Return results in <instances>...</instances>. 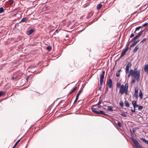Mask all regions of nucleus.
I'll return each instance as SVG.
<instances>
[{
    "label": "nucleus",
    "instance_id": "nucleus-29",
    "mask_svg": "<svg viewBox=\"0 0 148 148\" xmlns=\"http://www.w3.org/2000/svg\"><path fill=\"white\" fill-rule=\"evenodd\" d=\"M142 28V26H140L136 28V31H138L140 29H141Z\"/></svg>",
    "mask_w": 148,
    "mask_h": 148
},
{
    "label": "nucleus",
    "instance_id": "nucleus-44",
    "mask_svg": "<svg viewBox=\"0 0 148 148\" xmlns=\"http://www.w3.org/2000/svg\"><path fill=\"white\" fill-rule=\"evenodd\" d=\"M134 36V34H132L130 36V37L131 38H132Z\"/></svg>",
    "mask_w": 148,
    "mask_h": 148
},
{
    "label": "nucleus",
    "instance_id": "nucleus-13",
    "mask_svg": "<svg viewBox=\"0 0 148 148\" xmlns=\"http://www.w3.org/2000/svg\"><path fill=\"white\" fill-rule=\"evenodd\" d=\"M138 42V40H137L136 41H134V42L132 43V44L130 46V48L132 47L133 46L135 45ZM130 49H131L130 48Z\"/></svg>",
    "mask_w": 148,
    "mask_h": 148
},
{
    "label": "nucleus",
    "instance_id": "nucleus-18",
    "mask_svg": "<svg viewBox=\"0 0 148 148\" xmlns=\"http://www.w3.org/2000/svg\"><path fill=\"white\" fill-rule=\"evenodd\" d=\"M27 18H23L21 20L20 22H26L27 21Z\"/></svg>",
    "mask_w": 148,
    "mask_h": 148
},
{
    "label": "nucleus",
    "instance_id": "nucleus-49",
    "mask_svg": "<svg viewBox=\"0 0 148 148\" xmlns=\"http://www.w3.org/2000/svg\"><path fill=\"white\" fill-rule=\"evenodd\" d=\"M101 103V101H99L97 104L100 105Z\"/></svg>",
    "mask_w": 148,
    "mask_h": 148
},
{
    "label": "nucleus",
    "instance_id": "nucleus-48",
    "mask_svg": "<svg viewBox=\"0 0 148 148\" xmlns=\"http://www.w3.org/2000/svg\"><path fill=\"white\" fill-rule=\"evenodd\" d=\"M58 31V29H57L55 31V32L54 33V34H55V35L56 33H57Z\"/></svg>",
    "mask_w": 148,
    "mask_h": 148
},
{
    "label": "nucleus",
    "instance_id": "nucleus-11",
    "mask_svg": "<svg viewBox=\"0 0 148 148\" xmlns=\"http://www.w3.org/2000/svg\"><path fill=\"white\" fill-rule=\"evenodd\" d=\"M144 70L145 72L147 73L148 74V64H146L145 65L144 68Z\"/></svg>",
    "mask_w": 148,
    "mask_h": 148
},
{
    "label": "nucleus",
    "instance_id": "nucleus-14",
    "mask_svg": "<svg viewBox=\"0 0 148 148\" xmlns=\"http://www.w3.org/2000/svg\"><path fill=\"white\" fill-rule=\"evenodd\" d=\"M18 76L16 75L15 73H14L13 75V76L12 77L11 79L12 80L14 79H18Z\"/></svg>",
    "mask_w": 148,
    "mask_h": 148
},
{
    "label": "nucleus",
    "instance_id": "nucleus-19",
    "mask_svg": "<svg viewBox=\"0 0 148 148\" xmlns=\"http://www.w3.org/2000/svg\"><path fill=\"white\" fill-rule=\"evenodd\" d=\"M139 49V46L137 45L136 46V47L134 48V53L136 52H137V50Z\"/></svg>",
    "mask_w": 148,
    "mask_h": 148
},
{
    "label": "nucleus",
    "instance_id": "nucleus-47",
    "mask_svg": "<svg viewBox=\"0 0 148 148\" xmlns=\"http://www.w3.org/2000/svg\"><path fill=\"white\" fill-rule=\"evenodd\" d=\"M131 111L132 112H135V109L134 108V109H131Z\"/></svg>",
    "mask_w": 148,
    "mask_h": 148
},
{
    "label": "nucleus",
    "instance_id": "nucleus-8",
    "mask_svg": "<svg viewBox=\"0 0 148 148\" xmlns=\"http://www.w3.org/2000/svg\"><path fill=\"white\" fill-rule=\"evenodd\" d=\"M129 49V48L128 47H127L123 51H122L120 56V58H121L124 56V55L126 53L127 51Z\"/></svg>",
    "mask_w": 148,
    "mask_h": 148
},
{
    "label": "nucleus",
    "instance_id": "nucleus-42",
    "mask_svg": "<svg viewBox=\"0 0 148 148\" xmlns=\"http://www.w3.org/2000/svg\"><path fill=\"white\" fill-rule=\"evenodd\" d=\"M136 82V80L135 79H133L131 81L132 83H134Z\"/></svg>",
    "mask_w": 148,
    "mask_h": 148
},
{
    "label": "nucleus",
    "instance_id": "nucleus-53",
    "mask_svg": "<svg viewBox=\"0 0 148 148\" xmlns=\"http://www.w3.org/2000/svg\"><path fill=\"white\" fill-rule=\"evenodd\" d=\"M131 135H132H132H133V133H132V132H131Z\"/></svg>",
    "mask_w": 148,
    "mask_h": 148
},
{
    "label": "nucleus",
    "instance_id": "nucleus-39",
    "mask_svg": "<svg viewBox=\"0 0 148 148\" xmlns=\"http://www.w3.org/2000/svg\"><path fill=\"white\" fill-rule=\"evenodd\" d=\"M125 94H126V95H128L129 94L128 92V89H126V90H125Z\"/></svg>",
    "mask_w": 148,
    "mask_h": 148
},
{
    "label": "nucleus",
    "instance_id": "nucleus-16",
    "mask_svg": "<svg viewBox=\"0 0 148 148\" xmlns=\"http://www.w3.org/2000/svg\"><path fill=\"white\" fill-rule=\"evenodd\" d=\"M91 110H92V111L93 112H94L96 114H98V112L96 110V109L95 108H91Z\"/></svg>",
    "mask_w": 148,
    "mask_h": 148
},
{
    "label": "nucleus",
    "instance_id": "nucleus-1",
    "mask_svg": "<svg viewBox=\"0 0 148 148\" xmlns=\"http://www.w3.org/2000/svg\"><path fill=\"white\" fill-rule=\"evenodd\" d=\"M130 71L132 73V77H133L134 78L136 79L138 82L139 80L140 71H137V68H135L134 70L131 69Z\"/></svg>",
    "mask_w": 148,
    "mask_h": 148
},
{
    "label": "nucleus",
    "instance_id": "nucleus-40",
    "mask_svg": "<svg viewBox=\"0 0 148 148\" xmlns=\"http://www.w3.org/2000/svg\"><path fill=\"white\" fill-rule=\"evenodd\" d=\"M147 40V39L146 38H145L143 39L141 41V42H144L145 41Z\"/></svg>",
    "mask_w": 148,
    "mask_h": 148
},
{
    "label": "nucleus",
    "instance_id": "nucleus-22",
    "mask_svg": "<svg viewBox=\"0 0 148 148\" xmlns=\"http://www.w3.org/2000/svg\"><path fill=\"white\" fill-rule=\"evenodd\" d=\"M112 108V107L111 106H108L107 109L108 111H113Z\"/></svg>",
    "mask_w": 148,
    "mask_h": 148
},
{
    "label": "nucleus",
    "instance_id": "nucleus-12",
    "mask_svg": "<svg viewBox=\"0 0 148 148\" xmlns=\"http://www.w3.org/2000/svg\"><path fill=\"white\" fill-rule=\"evenodd\" d=\"M139 96L141 99H142L143 98V94L142 93L141 90H140Z\"/></svg>",
    "mask_w": 148,
    "mask_h": 148
},
{
    "label": "nucleus",
    "instance_id": "nucleus-7",
    "mask_svg": "<svg viewBox=\"0 0 148 148\" xmlns=\"http://www.w3.org/2000/svg\"><path fill=\"white\" fill-rule=\"evenodd\" d=\"M138 88L137 87L135 88L134 96L136 99H137L138 98Z\"/></svg>",
    "mask_w": 148,
    "mask_h": 148
},
{
    "label": "nucleus",
    "instance_id": "nucleus-24",
    "mask_svg": "<svg viewBox=\"0 0 148 148\" xmlns=\"http://www.w3.org/2000/svg\"><path fill=\"white\" fill-rule=\"evenodd\" d=\"M117 125L119 126L120 127H122V125L120 122L119 121H117Z\"/></svg>",
    "mask_w": 148,
    "mask_h": 148
},
{
    "label": "nucleus",
    "instance_id": "nucleus-36",
    "mask_svg": "<svg viewBox=\"0 0 148 148\" xmlns=\"http://www.w3.org/2000/svg\"><path fill=\"white\" fill-rule=\"evenodd\" d=\"M124 86V87L126 88V89H128V84H125Z\"/></svg>",
    "mask_w": 148,
    "mask_h": 148
},
{
    "label": "nucleus",
    "instance_id": "nucleus-34",
    "mask_svg": "<svg viewBox=\"0 0 148 148\" xmlns=\"http://www.w3.org/2000/svg\"><path fill=\"white\" fill-rule=\"evenodd\" d=\"M8 1L9 2L10 4V5L12 4L14 2V1L13 0H9Z\"/></svg>",
    "mask_w": 148,
    "mask_h": 148
},
{
    "label": "nucleus",
    "instance_id": "nucleus-5",
    "mask_svg": "<svg viewBox=\"0 0 148 148\" xmlns=\"http://www.w3.org/2000/svg\"><path fill=\"white\" fill-rule=\"evenodd\" d=\"M131 63L130 62H129L126 67L125 72L126 74H127L129 72L130 68L131 67Z\"/></svg>",
    "mask_w": 148,
    "mask_h": 148
},
{
    "label": "nucleus",
    "instance_id": "nucleus-54",
    "mask_svg": "<svg viewBox=\"0 0 148 148\" xmlns=\"http://www.w3.org/2000/svg\"><path fill=\"white\" fill-rule=\"evenodd\" d=\"M136 31L135 30V32H134V33H135V34H136Z\"/></svg>",
    "mask_w": 148,
    "mask_h": 148
},
{
    "label": "nucleus",
    "instance_id": "nucleus-21",
    "mask_svg": "<svg viewBox=\"0 0 148 148\" xmlns=\"http://www.w3.org/2000/svg\"><path fill=\"white\" fill-rule=\"evenodd\" d=\"M125 106L127 107H129V104L128 102L127 101H125Z\"/></svg>",
    "mask_w": 148,
    "mask_h": 148
},
{
    "label": "nucleus",
    "instance_id": "nucleus-46",
    "mask_svg": "<svg viewBox=\"0 0 148 148\" xmlns=\"http://www.w3.org/2000/svg\"><path fill=\"white\" fill-rule=\"evenodd\" d=\"M17 143H16L14 145V146L12 148H15L16 147V146L17 145Z\"/></svg>",
    "mask_w": 148,
    "mask_h": 148
},
{
    "label": "nucleus",
    "instance_id": "nucleus-41",
    "mask_svg": "<svg viewBox=\"0 0 148 148\" xmlns=\"http://www.w3.org/2000/svg\"><path fill=\"white\" fill-rule=\"evenodd\" d=\"M143 32H140L138 35L140 37L141 35L142 34V33Z\"/></svg>",
    "mask_w": 148,
    "mask_h": 148
},
{
    "label": "nucleus",
    "instance_id": "nucleus-50",
    "mask_svg": "<svg viewBox=\"0 0 148 148\" xmlns=\"http://www.w3.org/2000/svg\"><path fill=\"white\" fill-rule=\"evenodd\" d=\"M97 105L98 106V108H100L101 107V106H100V105L97 104Z\"/></svg>",
    "mask_w": 148,
    "mask_h": 148
},
{
    "label": "nucleus",
    "instance_id": "nucleus-26",
    "mask_svg": "<svg viewBox=\"0 0 148 148\" xmlns=\"http://www.w3.org/2000/svg\"><path fill=\"white\" fill-rule=\"evenodd\" d=\"M132 73L131 72V71H130V72L129 71V72L127 74L128 77H129L130 76H132Z\"/></svg>",
    "mask_w": 148,
    "mask_h": 148
},
{
    "label": "nucleus",
    "instance_id": "nucleus-43",
    "mask_svg": "<svg viewBox=\"0 0 148 148\" xmlns=\"http://www.w3.org/2000/svg\"><path fill=\"white\" fill-rule=\"evenodd\" d=\"M148 24V23H145L144 24L142 25V27H145V26L147 25Z\"/></svg>",
    "mask_w": 148,
    "mask_h": 148
},
{
    "label": "nucleus",
    "instance_id": "nucleus-38",
    "mask_svg": "<svg viewBox=\"0 0 148 148\" xmlns=\"http://www.w3.org/2000/svg\"><path fill=\"white\" fill-rule=\"evenodd\" d=\"M121 115H122V116L124 117H126L127 116V115L125 113H121Z\"/></svg>",
    "mask_w": 148,
    "mask_h": 148
},
{
    "label": "nucleus",
    "instance_id": "nucleus-4",
    "mask_svg": "<svg viewBox=\"0 0 148 148\" xmlns=\"http://www.w3.org/2000/svg\"><path fill=\"white\" fill-rule=\"evenodd\" d=\"M126 90V88L124 87V86L123 85H122L120 88L119 93L122 95L124 93Z\"/></svg>",
    "mask_w": 148,
    "mask_h": 148
},
{
    "label": "nucleus",
    "instance_id": "nucleus-3",
    "mask_svg": "<svg viewBox=\"0 0 148 148\" xmlns=\"http://www.w3.org/2000/svg\"><path fill=\"white\" fill-rule=\"evenodd\" d=\"M132 104L134 108L135 109L136 108L138 107V110H140L143 109V107L142 106H139L136 104V102L135 101H132Z\"/></svg>",
    "mask_w": 148,
    "mask_h": 148
},
{
    "label": "nucleus",
    "instance_id": "nucleus-57",
    "mask_svg": "<svg viewBox=\"0 0 148 148\" xmlns=\"http://www.w3.org/2000/svg\"><path fill=\"white\" fill-rule=\"evenodd\" d=\"M147 126L148 127V125H147Z\"/></svg>",
    "mask_w": 148,
    "mask_h": 148
},
{
    "label": "nucleus",
    "instance_id": "nucleus-2",
    "mask_svg": "<svg viewBox=\"0 0 148 148\" xmlns=\"http://www.w3.org/2000/svg\"><path fill=\"white\" fill-rule=\"evenodd\" d=\"M105 74V71H103L102 73L100 75V87H99V90H101L102 85L103 81L104 78V75Z\"/></svg>",
    "mask_w": 148,
    "mask_h": 148
},
{
    "label": "nucleus",
    "instance_id": "nucleus-30",
    "mask_svg": "<svg viewBox=\"0 0 148 148\" xmlns=\"http://www.w3.org/2000/svg\"><path fill=\"white\" fill-rule=\"evenodd\" d=\"M5 94V92L3 91H0V97L2 95H4Z\"/></svg>",
    "mask_w": 148,
    "mask_h": 148
},
{
    "label": "nucleus",
    "instance_id": "nucleus-20",
    "mask_svg": "<svg viewBox=\"0 0 148 148\" xmlns=\"http://www.w3.org/2000/svg\"><path fill=\"white\" fill-rule=\"evenodd\" d=\"M77 88V87H75L73 89H72L69 92V93L70 94L72 93Z\"/></svg>",
    "mask_w": 148,
    "mask_h": 148
},
{
    "label": "nucleus",
    "instance_id": "nucleus-6",
    "mask_svg": "<svg viewBox=\"0 0 148 148\" xmlns=\"http://www.w3.org/2000/svg\"><path fill=\"white\" fill-rule=\"evenodd\" d=\"M132 140L136 148H140L138 143L136 139L133 138Z\"/></svg>",
    "mask_w": 148,
    "mask_h": 148
},
{
    "label": "nucleus",
    "instance_id": "nucleus-17",
    "mask_svg": "<svg viewBox=\"0 0 148 148\" xmlns=\"http://www.w3.org/2000/svg\"><path fill=\"white\" fill-rule=\"evenodd\" d=\"M121 71V69L119 70L116 73V76L117 77H119L120 76V72Z\"/></svg>",
    "mask_w": 148,
    "mask_h": 148
},
{
    "label": "nucleus",
    "instance_id": "nucleus-31",
    "mask_svg": "<svg viewBox=\"0 0 148 148\" xmlns=\"http://www.w3.org/2000/svg\"><path fill=\"white\" fill-rule=\"evenodd\" d=\"M139 37L138 35H136V36H135L132 39L133 41H134L136 39L138 38V37Z\"/></svg>",
    "mask_w": 148,
    "mask_h": 148
},
{
    "label": "nucleus",
    "instance_id": "nucleus-27",
    "mask_svg": "<svg viewBox=\"0 0 148 148\" xmlns=\"http://www.w3.org/2000/svg\"><path fill=\"white\" fill-rule=\"evenodd\" d=\"M102 6V5L101 4H99L97 6V9L99 10L101 7Z\"/></svg>",
    "mask_w": 148,
    "mask_h": 148
},
{
    "label": "nucleus",
    "instance_id": "nucleus-25",
    "mask_svg": "<svg viewBox=\"0 0 148 148\" xmlns=\"http://www.w3.org/2000/svg\"><path fill=\"white\" fill-rule=\"evenodd\" d=\"M140 139L142 140L143 141L146 143L148 145V140H147L143 138H141Z\"/></svg>",
    "mask_w": 148,
    "mask_h": 148
},
{
    "label": "nucleus",
    "instance_id": "nucleus-55",
    "mask_svg": "<svg viewBox=\"0 0 148 148\" xmlns=\"http://www.w3.org/2000/svg\"><path fill=\"white\" fill-rule=\"evenodd\" d=\"M106 90H108V88H106Z\"/></svg>",
    "mask_w": 148,
    "mask_h": 148
},
{
    "label": "nucleus",
    "instance_id": "nucleus-15",
    "mask_svg": "<svg viewBox=\"0 0 148 148\" xmlns=\"http://www.w3.org/2000/svg\"><path fill=\"white\" fill-rule=\"evenodd\" d=\"M34 29H31L29 30L27 32V34L28 35H30L31 34L34 32Z\"/></svg>",
    "mask_w": 148,
    "mask_h": 148
},
{
    "label": "nucleus",
    "instance_id": "nucleus-10",
    "mask_svg": "<svg viewBox=\"0 0 148 148\" xmlns=\"http://www.w3.org/2000/svg\"><path fill=\"white\" fill-rule=\"evenodd\" d=\"M16 75L18 76V79H19L20 77H21L23 74V73L20 72V71H17L15 73Z\"/></svg>",
    "mask_w": 148,
    "mask_h": 148
},
{
    "label": "nucleus",
    "instance_id": "nucleus-23",
    "mask_svg": "<svg viewBox=\"0 0 148 148\" xmlns=\"http://www.w3.org/2000/svg\"><path fill=\"white\" fill-rule=\"evenodd\" d=\"M98 114H104V115H106L104 113V112L103 110H99V111H98Z\"/></svg>",
    "mask_w": 148,
    "mask_h": 148
},
{
    "label": "nucleus",
    "instance_id": "nucleus-33",
    "mask_svg": "<svg viewBox=\"0 0 148 148\" xmlns=\"http://www.w3.org/2000/svg\"><path fill=\"white\" fill-rule=\"evenodd\" d=\"M4 11V9L2 7L0 8V13H2Z\"/></svg>",
    "mask_w": 148,
    "mask_h": 148
},
{
    "label": "nucleus",
    "instance_id": "nucleus-45",
    "mask_svg": "<svg viewBox=\"0 0 148 148\" xmlns=\"http://www.w3.org/2000/svg\"><path fill=\"white\" fill-rule=\"evenodd\" d=\"M78 98H76V99H75V100L74 101V103H76V101H77V100H78Z\"/></svg>",
    "mask_w": 148,
    "mask_h": 148
},
{
    "label": "nucleus",
    "instance_id": "nucleus-37",
    "mask_svg": "<svg viewBox=\"0 0 148 148\" xmlns=\"http://www.w3.org/2000/svg\"><path fill=\"white\" fill-rule=\"evenodd\" d=\"M119 104L122 107H123V104L122 101H121L120 102Z\"/></svg>",
    "mask_w": 148,
    "mask_h": 148
},
{
    "label": "nucleus",
    "instance_id": "nucleus-52",
    "mask_svg": "<svg viewBox=\"0 0 148 148\" xmlns=\"http://www.w3.org/2000/svg\"><path fill=\"white\" fill-rule=\"evenodd\" d=\"M133 132H135V130H134V129L133 130Z\"/></svg>",
    "mask_w": 148,
    "mask_h": 148
},
{
    "label": "nucleus",
    "instance_id": "nucleus-32",
    "mask_svg": "<svg viewBox=\"0 0 148 148\" xmlns=\"http://www.w3.org/2000/svg\"><path fill=\"white\" fill-rule=\"evenodd\" d=\"M116 86L118 88H120L121 86V84L120 83H117L116 84Z\"/></svg>",
    "mask_w": 148,
    "mask_h": 148
},
{
    "label": "nucleus",
    "instance_id": "nucleus-9",
    "mask_svg": "<svg viewBox=\"0 0 148 148\" xmlns=\"http://www.w3.org/2000/svg\"><path fill=\"white\" fill-rule=\"evenodd\" d=\"M107 84L109 88H111L112 87V80L111 79H109Z\"/></svg>",
    "mask_w": 148,
    "mask_h": 148
},
{
    "label": "nucleus",
    "instance_id": "nucleus-51",
    "mask_svg": "<svg viewBox=\"0 0 148 148\" xmlns=\"http://www.w3.org/2000/svg\"><path fill=\"white\" fill-rule=\"evenodd\" d=\"M20 140L19 139V140H18L17 141L16 143H17V144H18V143L20 141Z\"/></svg>",
    "mask_w": 148,
    "mask_h": 148
},
{
    "label": "nucleus",
    "instance_id": "nucleus-28",
    "mask_svg": "<svg viewBox=\"0 0 148 148\" xmlns=\"http://www.w3.org/2000/svg\"><path fill=\"white\" fill-rule=\"evenodd\" d=\"M82 91V90H80L79 91V92L77 94L76 98H78V97H79V95L80 94L81 92Z\"/></svg>",
    "mask_w": 148,
    "mask_h": 148
},
{
    "label": "nucleus",
    "instance_id": "nucleus-35",
    "mask_svg": "<svg viewBox=\"0 0 148 148\" xmlns=\"http://www.w3.org/2000/svg\"><path fill=\"white\" fill-rule=\"evenodd\" d=\"M51 49V46H48L47 47V49L48 51H49Z\"/></svg>",
    "mask_w": 148,
    "mask_h": 148
},
{
    "label": "nucleus",
    "instance_id": "nucleus-56",
    "mask_svg": "<svg viewBox=\"0 0 148 148\" xmlns=\"http://www.w3.org/2000/svg\"><path fill=\"white\" fill-rule=\"evenodd\" d=\"M28 79V78H27V80Z\"/></svg>",
    "mask_w": 148,
    "mask_h": 148
}]
</instances>
